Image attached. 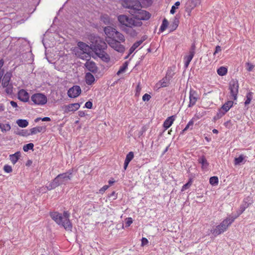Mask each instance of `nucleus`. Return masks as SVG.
I'll list each match as a JSON object with an SVG mask.
<instances>
[{
    "mask_svg": "<svg viewBox=\"0 0 255 255\" xmlns=\"http://www.w3.org/2000/svg\"><path fill=\"white\" fill-rule=\"evenodd\" d=\"M51 218L59 225L62 226L67 231H72V225L69 220L70 213L64 211L62 215L58 212L50 214Z\"/></svg>",
    "mask_w": 255,
    "mask_h": 255,
    "instance_id": "nucleus-1",
    "label": "nucleus"
},
{
    "mask_svg": "<svg viewBox=\"0 0 255 255\" xmlns=\"http://www.w3.org/2000/svg\"><path fill=\"white\" fill-rule=\"evenodd\" d=\"M72 177V172L69 171L67 172L63 173L58 175L53 181L46 186L47 190H51L56 187L63 185L66 184L68 181L71 180Z\"/></svg>",
    "mask_w": 255,
    "mask_h": 255,
    "instance_id": "nucleus-2",
    "label": "nucleus"
},
{
    "mask_svg": "<svg viewBox=\"0 0 255 255\" xmlns=\"http://www.w3.org/2000/svg\"><path fill=\"white\" fill-rule=\"evenodd\" d=\"M118 20L120 23V27L123 29L125 27H135L141 26L142 23L139 20H136L134 17H129L125 14L118 16Z\"/></svg>",
    "mask_w": 255,
    "mask_h": 255,
    "instance_id": "nucleus-3",
    "label": "nucleus"
},
{
    "mask_svg": "<svg viewBox=\"0 0 255 255\" xmlns=\"http://www.w3.org/2000/svg\"><path fill=\"white\" fill-rule=\"evenodd\" d=\"M237 218V216H229L226 219L224 220L218 226H216V228L211 231L213 234L215 236L219 235L224 232H225L229 226Z\"/></svg>",
    "mask_w": 255,
    "mask_h": 255,
    "instance_id": "nucleus-4",
    "label": "nucleus"
},
{
    "mask_svg": "<svg viewBox=\"0 0 255 255\" xmlns=\"http://www.w3.org/2000/svg\"><path fill=\"white\" fill-rule=\"evenodd\" d=\"M91 49L96 53L106 49V43L100 37L94 36L91 39Z\"/></svg>",
    "mask_w": 255,
    "mask_h": 255,
    "instance_id": "nucleus-5",
    "label": "nucleus"
},
{
    "mask_svg": "<svg viewBox=\"0 0 255 255\" xmlns=\"http://www.w3.org/2000/svg\"><path fill=\"white\" fill-rule=\"evenodd\" d=\"M122 5L124 7L129 9V12L131 15L135 13L136 10L141 8V3L137 0H124Z\"/></svg>",
    "mask_w": 255,
    "mask_h": 255,
    "instance_id": "nucleus-6",
    "label": "nucleus"
},
{
    "mask_svg": "<svg viewBox=\"0 0 255 255\" xmlns=\"http://www.w3.org/2000/svg\"><path fill=\"white\" fill-rule=\"evenodd\" d=\"M239 83L236 80H232L229 83V90L231 99L234 100L237 99V95L239 92Z\"/></svg>",
    "mask_w": 255,
    "mask_h": 255,
    "instance_id": "nucleus-7",
    "label": "nucleus"
},
{
    "mask_svg": "<svg viewBox=\"0 0 255 255\" xmlns=\"http://www.w3.org/2000/svg\"><path fill=\"white\" fill-rule=\"evenodd\" d=\"M107 42L112 48L118 52L123 53L125 51V46L121 44L120 41L114 38H110L107 39Z\"/></svg>",
    "mask_w": 255,
    "mask_h": 255,
    "instance_id": "nucleus-8",
    "label": "nucleus"
},
{
    "mask_svg": "<svg viewBox=\"0 0 255 255\" xmlns=\"http://www.w3.org/2000/svg\"><path fill=\"white\" fill-rule=\"evenodd\" d=\"M31 101L35 105H43L47 103V99L45 95L41 93L33 94L31 97Z\"/></svg>",
    "mask_w": 255,
    "mask_h": 255,
    "instance_id": "nucleus-9",
    "label": "nucleus"
},
{
    "mask_svg": "<svg viewBox=\"0 0 255 255\" xmlns=\"http://www.w3.org/2000/svg\"><path fill=\"white\" fill-rule=\"evenodd\" d=\"M141 8H139L138 10H136L135 13L132 14L134 18L136 20H139L141 21V20H147L150 17V14L149 12L145 10H142Z\"/></svg>",
    "mask_w": 255,
    "mask_h": 255,
    "instance_id": "nucleus-10",
    "label": "nucleus"
},
{
    "mask_svg": "<svg viewBox=\"0 0 255 255\" xmlns=\"http://www.w3.org/2000/svg\"><path fill=\"white\" fill-rule=\"evenodd\" d=\"M233 102L229 101L222 106L221 108L219 110L217 114V116L219 118L223 116L233 106Z\"/></svg>",
    "mask_w": 255,
    "mask_h": 255,
    "instance_id": "nucleus-11",
    "label": "nucleus"
},
{
    "mask_svg": "<svg viewBox=\"0 0 255 255\" xmlns=\"http://www.w3.org/2000/svg\"><path fill=\"white\" fill-rule=\"evenodd\" d=\"M170 74H171V72L169 71V77H168L167 74L165 77L162 78V79H161L156 84V87H157V88H160L168 86L169 84V81L170 80V79L172 78V75L173 74H172L171 75H170Z\"/></svg>",
    "mask_w": 255,
    "mask_h": 255,
    "instance_id": "nucleus-12",
    "label": "nucleus"
},
{
    "mask_svg": "<svg viewBox=\"0 0 255 255\" xmlns=\"http://www.w3.org/2000/svg\"><path fill=\"white\" fill-rule=\"evenodd\" d=\"M201 0H188L186 3V11L190 13L192 9L201 3Z\"/></svg>",
    "mask_w": 255,
    "mask_h": 255,
    "instance_id": "nucleus-13",
    "label": "nucleus"
},
{
    "mask_svg": "<svg viewBox=\"0 0 255 255\" xmlns=\"http://www.w3.org/2000/svg\"><path fill=\"white\" fill-rule=\"evenodd\" d=\"M81 93V89L80 86H74L69 89L67 92L68 96L70 98L77 97Z\"/></svg>",
    "mask_w": 255,
    "mask_h": 255,
    "instance_id": "nucleus-14",
    "label": "nucleus"
},
{
    "mask_svg": "<svg viewBox=\"0 0 255 255\" xmlns=\"http://www.w3.org/2000/svg\"><path fill=\"white\" fill-rule=\"evenodd\" d=\"M198 99L199 97L197 92L190 89L189 92V104L188 107L191 108L194 106Z\"/></svg>",
    "mask_w": 255,
    "mask_h": 255,
    "instance_id": "nucleus-15",
    "label": "nucleus"
},
{
    "mask_svg": "<svg viewBox=\"0 0 255 255\" xmlns=\"http://www.w3.org/2000/svg\"><path fill=\"white\" fill-rule=\"evenodd\" d=\"M252 201L250 200V197H248V198H246L244 200L243 204L240 206L239 212L235 216H237L238 218L241 214L244 212L246 209L247 208L249 205L252 204Z\"/></svg>",
    "mask_w": 255,
    "mask_h": 255,
    "instance_id": "nucleus-16",
    "label": "nucleus"
},
{
    "mask_svg": "<svg viewBox=\"0 0 255 255\" xmlns=\"http://www.w3.org/2000/svg\"><path fill=\"white\" fill-rule=\"evenodd\" d=\"M85 66L90 72L93 73H96L98 72V68L96 63L92 61H88L85 64Z\"/></svg>",
    "mask_w": 255,
    "mask_h": 255,
    "instance_id": "nucleus-17",
    "label": "nucleus"
},
{
    "mask_svg": "<svg viewBox=\"0 0 255 255\" xmlns=\"http://www.w3.org/2000/svg\"><path fill=\"white\" fill-rule=\"evenodd\" d=\"M18 98L21 101L26 102L29 100V95L25 90L21 89L18 93Z\"/></svg>",
    "mask_w": 255,
    "mask_h": 255,
    "instance_id": "nucleus-18",
    "label": "nucleus"
},
{
    "mask_svg": "<svg viewBox=\"0 0 255 255\" xmlns=\"http://www.w3.org/2000/svg\"><path fill=\"white\" fill-rule=\"evenodd\" d=\"M77 45L80 50V52H91V50H92L91 45L89 46L83 42H79Z\"/></svg>",
    "mask_w": 255,
    "mask_h": 255,
    "instance_id": "nucleus-19",
    "label": "nucleus"
},
{
    "mask_svg": "<svg viewBox=\"0 0 255 255\" xmlns=\"http://www.w3.org/2000/svg\"><path fill=\"white\" fill-rule=\"evenodd\" d=\"M96 54L103 61L108 63L110 61L109 55L104 51V50L97 52Z\"/></svg>",
    "mask_w": 255,
    "mask_h": 255,
    "instance_id": "nucleus-20",
    "label": "nucleus"
},
{
    "mask_svg": "<svg viewBox=\"0 0 255 255\" xmlns=\"http://www.w3.org/2000/svg\"><path fill=\"white\" fill-rule=\"evenodd\" d=\"M80 105L79 103L71 104L67 105L65 107V112H69L75 111L79 109Z\"/></svg>",
    "mask_w": 255,
    "mask_h": 255,
    "instance_id": "nucleus-21",
    "label": "nucleus"
},
{
    "mask_svg": "<svg viewBox=\"0 0 255 255\" xmlns=\"http://www.w3.org/2000/svg\"><path fill=\"white\" fill-rule=\"evenodd\" d=\"M116 29L111 26H107L104 28V32L108 36V38L115 36Z\"/></svg>",
    "mask_w": 255,
    "mask_h": 255,
    "instance_id": "nucleus-22",
    "label": "nucleus"
},
{
    "mask_svg": "<svg viewBox=\"0 0 255 255\" xmlns=\"http://www.w3.org/2000/svg\"><path fill=\"white\" fill-rule=\"evenodd\" d=\"M46 131V127L37 126L30 129V135L36 134L39 132H44Z\"/></svg>",
    "mask_w": 255,
    "mask_h": 255,
    "instance_id": "nucleus-23",
    "label": "nucleus"
},
{
    "mask_svg": "<svg viewBox=\"0 0 255 255\" xmlns=\"http://www.w3.org/2000/svg\"><path fill=\"white\" fill-rule=\"evenodd\" d=\"M11 76L12 74L10 72H6L4 74L2 80V85L3 87H6L8 86Z\"/></svg>",
    "mask_w": 255,
    "mask_h": 255,
    "instance_id": "nucleus-24",
    "label": "nucleus"
},
{
    "mask_svg": "<svg viewBox=\"0 0 255 255\" xmlns=\"http://www.w3.org/2000/svg\"><path fill=\"white\" fill-rule=\"evenodd\" d=\"M175 120V116H172L168 117L166 120L164 121L163 124L164 128L167 129L168 128L173 124V122Z\"/></svg>",
    "mask_w": 255,
    "mask_h": 255,
    "instance_id": "nucleus-25",
    "label": "nucleus"
},
{
    "mask_svg": "<svg viewBox=\"0 0 255 255\" xmlns=\"http://www.w3.org/2000/svg\"><path fill=\"white\" fill-rule=\"evenodd\" d=\"M133 27H128L123 29V30L126 32L131 37H135L137 35V32L135 30L133 29Z\"/></svg>",
    "mask_w": 255,
    "mask_h": 255,
    "instance_id": "nucleus-26",
    "label": "nucleus"
},
{
    "mask_svg": "<svg viewBox=\"0 0 255 255\" xmlns=\"http://www.w3.org/2000/svg\"><path fill=\"white\" fill-rule=\"evenodd\" d=\"M20 156V152L19 151H17L15 152L14 154H11L9 155V159L11 162L13 164H15L16 162L19 159Z\"/></svg>",
    "mask_w": 255,
    "mask_h": 255,
    "instance_id": "nucleus-27",
    "label": "nucleus"
},
{
    "mask_svg": "<svg viewBox=\"0 0 255 255\" xmlns=\"http://www.w3.org/2000/svg\"><path fill=\"white\" fill-rule=\"evenodd\" d=\"M85 78L86 83L89 85H92L95 81L94 76L90 73H87L86 74Z\"/></svg>",
    "mask_w": 255,
    "mask_h": 255,
    "instance_id": "nucleus-28",
    "label": "nucleus"
},
{
    "mask_svg": "<svg viewBox=\"0 0 255 255\" xmlns=\"http://www.w3.org/2000/svg\"><path fill=\"white\" fill-rule=\"evenodd\" d=\"M76 54H78L79 57L82 59L86 60L87 61H90L91 58L90 52H80L79 54V52H77Z\"/></svg>",
    "mask_w": 255,
    "mask_h": 255,
    "instance_id": "nucleus-29",
    "label": "nucleus"
},
{
    "mask_svg": "<svg viewBox=\"0 0 255 255\" xmlns=\"http://www.w3.org/2000/svg\"><path fill=\"white\" fill-rule=\"evenodd\" d=\"M144 41V39H141L135 42L129 49V54H131L133 51Z\"/></svg>",
    "mask_w": 255,
    "mask_h": 255,
    "instance_id": "nucleus-30",
    "label": "nucleus"
},
{
    "mask_svg": "<svg viewBox=\"0 0 255 255\" xmlns=\"http://www.w3.org/2000/svg\"><path fill=\"white\" fill-rule=\"evenodd\" d=\"M198 162L199 163L202 164V167L203 168H206L209 165L207 160L204 156L200 157L198 159Z\"/></svg>",
    "mask_w": 255,
    "mask_h": 255,
    "instance_id": "nucleus-31",
    "label": "nucleus"
},
{
    "mask_svg": "<svg viewBox=\"0 0 255 255\" xmlns=\"http://www.w3.org/2000/svg\"><path fill=\"white\" fill-rule=\"evenodd\" d=\"M113 37L116 38L118 39L117 40L120 41V42H123L125 41L124 35L117 30H116L115 36H113Z\"/></svg>",
    "mask_w": 255,
    "mask_h": 255,
    "instance_id": "nucleus-32",
    "label": "nucleus"
},
{
    "mask_svg": "<svg viewBox=\"0 0 255 255\" xmlns=\"http://www.w3.org/2000/svg\"><path fill=\"white\" fill-rule=\"evenodd\" d=\"M16 124L19 127L25 128L28 125V122L26 120L19 119L17 120Z\"/></svg>",
    "mask_w": 255,
    "mask_h": 255,
    "instance_id": "nucleus-33",
    "label": "nucleus"
},
{
    "mask_svg": "<svg viewBox=\"0 0 255 255\" xmlns=\"http://www.w3.org/2000/svg\"><path fill=\"white\" fill-rule=\"evenodd\" d=\"M0 129H1L2 132H6L8 131H9L11 129V127L9 124H1Z\"/></svg>",
    "mask_w": 255,
    "mask_h": 255,
    "instance_id": "nucleus-34",
    "label": "nucleus"
},
{
    "mask_svg": "<svg viewBox=\"0 0 255 255\" xmlns=\"http://www.w3.org/2000/svg\"><path fill=\"white\" fill-rule=\"evenodd\" d=\"M227 68L222 66L217 70V73L220 76H224L227 74Z\"/></svg>",
    "mask_w": 255,
    "mask_h": 255,
    "instance_id": "nucleus-35",
    "label": "nucleus"
},
{
    "mask_svg": "<svg viewBox=\"0 0 255 255\" xmlns=\"http://www.w3.org/2000/svg\"><path fill=\"white\" fill-rule=\"evenodd\" d=\"M194 56L192 55L189 54V55L185 56L184 57L185 60V67L186 68H187L190 62L192 60V58H193Z\"/></svg>",
    "mask_w": 255,
    "mask_h": 255,
    "instance_id": "nucleus-36",
    "label": "nucleus"
},
{
    "mask_svg": "<svg viewBox=\"0 0 255 255\" xmlns=\"http://www.w3.org/2000/svg\"><path fill=\"white\" fill-rule=\"evenodd\" d=\"M168 25V21L166 18H164L162 21V23L160 27V31L161 32L164 31L166 28L167 27Z\"/></svg>",
    "mask_w": 255,
    "mask_h": 255,
    "instance_id": "nucleus-37",
    "label": "nucleus"
},
{
    "mask_svg": "<svg viewBox=\"0 0 255 255\" xmlns=\"http://www.w3.org/2000/svg\"><path fill=\"white\" fill-rule=\"evenodd\" d=\"M246 156L243 154H241L239 157L235 158V164L238 165L242 163L245 159Z\"/></svg>",
    "mask_w": 255,
    "mask_h": 255,
    "instance_id": "nucleus-38",
    "label": "nucleus"
},
{
    "mask_svg": "<svg viewBox=\"0 0 255 255\" xmlns=\"http://www.w3.org/2000/svg\"><path fill=\"white\" fill-rule=\"evenodd\" d=\"M128 65V62H125L123 64V65L120 67V68L119 70V71H118L117 74L118 75H119L121 73H124L125 71V70L127 69Z\"/></svg>",
    "mask_w": 255,
    "mask_h": 255,
    "instance_id": "nucleus-39",
    "label": "nucleus"
},
{
    "mask_svg": "<svg viewBox=\"0 0 255 255\" xmlns=\"http://www.w3.org/2000/svg\"><path fill=\"white\" fill-rule=\"evenodd\" d=\"M252 98H253V93L249 92V93H247V96H246V100L245 102V105H248L249 104H250Z\"/></svg>",
    "mask_w": 255,
    "mask_h": 255,
    "instance_id": "nucleus-40",
    "label": "nucleus"
},
{
    "mask_svg": "<svg viewBox=\"0 0 255 255\" xmlns=\"http://www.w3.org/2000/svg\"><path fill=\"white\" fill-rule=\"evenodd\" d=\"M34 144L32 143H29L24 145L23 147V149L24 151H28L29 150L33 149Z\"/></svg>",
    "mask_w": 255,
    "mask_h": 255,
    "instance_id": "nucleus-41",
    "label": "nucleus"
},
{
    "mask_svg": "<svg viewBox=\"0 0 255 255\" xmlns=\"http://www.w3.org/2000/svg\"><path fill=\"white\" fill-rule=\"evenodd\" d=\"M192 184V178H190L189 181L182 186L181 191H184L185 190H186L187 189H188L191 186Z\"/></svg>",
    "mask_w": 255,
    "mask_h": 255,
    "instance_id": "nucleus-42",
    "label": "nucleus"
},
{
    "mask_svg": "<svg viewBox=\"0 0 255 255\" xmlns=\"http://www.w3.org/2000/svg\"><path fill=\"white\" fill-rule=\"evenodd\" d=\"M101 20L105 24H108L110 23V17L108 15H104L101 16Z\"/></svg>",
    "mask_w": 255,
    "mask_h": 255,
    "instance_id": "nucleus-43",
    "label": "nucleus"
},
{
    "mask_svg": "<svg viewBox=\"0 0 255 255\" xmlns=\"http://www.w3.org/2000/svg\"><path fill=\"white\" fill-rule=\"evenodd\" d=\"M218 181V178L216 176H213L210 178V183L212 185L217 184Z\"/></svg>",
    "mask_w": 255,
    "mask_h": 255,
    "instance_id": "nucleus-44",
    "label": "nucleus"
},
{
    "mask_svg": "<svg viewBox=\"0 0 255 255\" xmlns=\"http://www.w3.org/2000/svg\"><path fill=\"white\" fill-rule=\"evenodd\" d=\"M133 152L130 151L127 155L125 160L128 162H130V161L133 159Z\"/></svg>",
    "mask_w": 255,
    "mask_h": 255,
    "instance_id": "nucleus-45",
    "label": "nucleus"
},
{
    "mask_svg": "<svg viewBox=\"0 0 255 255\" xmlns=\"http://www.w3.org/2000/svg\"><path fill=\"white\" fill-rule=\"evenodd\" d=\"M180 3L179 1H176L175 3V5H173L171 7V9L170 10V13L172 14H173L175 12V9L176 8H177V6H178L180 5Z\"/></svg>",
    "mask_w": 255,
    "mask_h": 255,
    "instance_id": "nucleus-46",
    "label": "nucleus"
},
{
    "mask_svg": "<svg viewBox=\"0 0 255 255\" xmlns=\"http://www.w3.org/2000/svg\"><path fill=\"white\" fill-rule=\"evenodd\" d=\"M193 124H194V121H193V120H191V121H190L188 122V123L187 124V125H186L185 128L182 130V132L186 131L190 128H192V127L193 126Z\"/></svg>",
    "mask_w": 255,
    "mask_h": 255,
    "instance_id": "nucleus-47",
    "label": "nucleus"
},
{
    "mask_svg": "<svg viewBox=\"0 0 255 255\" xmlns=\"http://www.w3.org/2000/svg\"><path fill=\"white\" fill-rule=\"evenodd\" d=\"M179 23V20L177 18H175L173 21V25H172V28L171 30H175L178 26Z\"/></svg>",
    "mask_w": 255,
    "mask_h": 255,
    "instance_id": "nucleus-48",
    "label": "nucleus"
},
{
    "mask_svg": "<svg viewBox=\"0 0 255 255\" xmlns=\"http://www.w3.org/2000/svg\"><path fill=\"white\" fill-rule=\"evenodd\" d=\"M4 171L6 173H10L12 172V168L8 165H5L3 167Z\"/></svg>",
    "mask_w": 255,
    "mask_h": 255,
    "instance_id": "nucleus-49",
    "label": "nucleus"
},
{
    "mask_svg": "<svg viewBox=\"0 0 255 255\" xmlns=\"http://www.w3.org/2000/svg\"><path fill=\"white\" fill-rule=\"evenodd\" d=\"M132 219L131 218H128L126 219V227H128L129 226H130V225L132 224Z\"/></svg>",
    "mask_w": 255,
    "mask_h": 255,
    "instance_id": "nucleus-50",
    "label": "nucleus"
},
{
    "mask_svg": "<svg viewBox=\"0 0 255 255\" xmlns=\"http://www.w3.org/2000/svg\"><path fill=\"white\" fill-rule=\"evenodd\" d=\"M196 47L194 44H193L190 48L189 54L194 55L195 53Z\"/></svg>",
    "mask_w": 255,
    "mask_h": 255,
    "instance_id": "nucleus-51",
    "label": "nucleus"
},
{
    "mask_svg": "<svg viewBox=\"0 0 255 255\" xmlns=\"http://www.w3.org/2000/svg\"><path fill=\"white\" fill-rule=\"evenodd\" d=\"M19 135L22 136H29L30 135V132H28L26 130H22L21 131L18 133Z\"/></svg>",
    "mask_w": 255,
    "mask_h": 255,
    "instance_id": "nucleus-52",
    "label": "nucleus"
},
{
    "mask_svg": "<svg viewBox=\"0 0 255 255\" xmlns=\"http://www.w3.org/2000/svg\"><path fill=\"white\" fill-rule=\"evenodd\" d=\"M5 92L8 94H11L12 93V87L11 86L5 87Z\"/></svg>",
    "mask_w": 255,
    "mask_h": 255,
    "instance_id": "nucleus-53",
    "label": "nucleus"
},
{
    "mask_svg": "<svg viewBox=\"0 0 255 255\" xmlns=\"http://www.w3.org/2000/svg\"><path fill=\"white\" fill-rule=\"evenodd\" d=\"M151 98V96L148 94H145L143 96H142V100L143 101H148L150 100Z\"/></svg>",
    "mask_w": 255,
    "mask_h": 255,
    "instance_id": "nucleus-54",
    "label": "nucleus"
},
{
    "mask_svg": "<svg viewBox=\"0 0 255 255\" xmlns=\"http://www.w3.org/2000/svg\"><path fill=\"white\" fill-rule=\"evenodd\" d=\"M148 243L147 239L145 238H142L141 239V245L142 247L147 245Z\"/></svg>",
    "mask_w": 255,
    "mask_h": 255,
    "instance_id": "nucleus-55",
    "label": "nucleus"
},
{
    "mask_svg": "<svg viewBox=\"0 0 255 255\" xmlns=\"http://www.w3.org/2000/svg\"><path fill=\"white\" fill-rule=\"evenodd\" d=\"M93 104L90 101H88L85 103V106L87 109H91L92 108Z\"/></svg>",
    "mask_w": 255,
    "mask_h": 255,
    "instance_id": "nucleus-56",
    "label": "nucleus"
},
{
    "mask_svg": "<svg viewBox=\"0 0 255 255\" xmlns=\"http://www.w3.org/2000/svg\"><path fill=\"white\" fill-rule=\"evenodd\" d=\"M109 188L108 185H105L101 189H100L99 192L101 193H104L106 190L108 189Z\"/></svg>",
    "mask_w": 255,
    "mask_h": 255,
    "instance_id": "nucleus-57",
    "label": "nucleus"
},
{
    "mask_svg": "<svg viewBox=\"0 0 255 255\" xmlns=\"http://www.w3.org/2000/svg\"><path fill=\"white\" fill-rule=\"evenodd\" d=\"M247 65L248 66V70L249 71H251L253 68H254V65H253V64L250 63H247Z\"/></svg>",
    "mask_w": 255,
    "mask_h": 255,
    "instance_id": "nucleus-58",
    "label": "nucleus"
},
{
    "mask_svg": "<svg viewBox=\"0 0 255 255\" xmlns=\"http://www.w3.org/2000/svg\"><path fill=\"white\" fill-rule=\"evenodd\" d=\"M221 51V48L220 46L218 45L216 47L215 51L214 53V55H215L217 53H218L219 52H220Z\"/></svg>",
    "mask_w": 255,
    "mask_h": 255,
    "instance_id": "nucleus-59",
    "label": "nucleus"
},
{
    "mask_svg": "<svg viewBox=\"0 0 255 255\" xmlns=\"http://www.w3.org/2000/svg\"><path fill=\"white\" fill-rule=\"evenodd\" d=\"M10 105H11V106L13 108H16L17 107V103L13 101H10Z\"/></svg>",
    "mask_w": 255,
    "mask_h": 255,
    "instance_id": "nucleus-60",
    "label": "nucleus"
},
{
    "mask_svg": "<svg viewBox=\"0 0 255 255\" xmlns=\"http://www.w3.org/2000/svg\"><path fill=\"white\" fill-rule=\"evenodd\" d=\"M41 120L44 122H49L51 121V119L49 117H44L43 118H41Z\"/></svg>",
    "mask_w": 255,
    "mask_h": 255,
    "instance_id": "nucleus-61",
    "label": "nucleus"
},
{
    "mask_svg": "<svg viewBox=\"0 0 255 255\" xmlns=\"http://www.w3.org/2000/svg\"><path fill=\"white\" fill-rule=\"evenodd\" d=\"M129 162L125 160V162H124V170H126L127 169V168Z\"/></svg>",
    "mask_w": 255,
    "mask_h": 255,
    "instance_id": "nucleus-62",
    "label": "nucleus"
},
{
    "mask_svg": "<svg viewBox=\"0 0 255 255\" xmlns=\"http://www.w3.org/2000/svg\"><path fill=\"white\" fill-rule=\"evenodd\" d=\"M4 64V61L2 59H0V70H3L1 69V67L3 66Z\"/></svg>",
    "mask_w": 255,
    "mask_h": 255,
    "instance_id": "nucleus-63",
    "label": "nucleus"
},
{
    "mask_svg": "<svg viewBox=\"0 0 255 255\" xmlns=\"http://www.w3.org/2000/svg\"><path fill=\"white\" fill-rule=\"evenodd\" d=\"M78 113H79V116H80L81 117H83L85 116V113L83 111H79Z\"/></svg>",
    "mask_w": 255,
    "mask_h": 255,
    "instance_id": "nucleus-64",
    "label": "nucleus"
}]
</instances>
